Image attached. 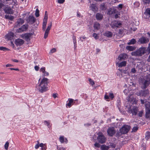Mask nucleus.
<instances>
[{"label":"nucleus","instance_id":"obj_1","mask_svg":"<svg viewBox=\"0 0 150 150\" xmlns=\"http://www.w3.org/2000/svg\"><path fill=\"white\" fill-rule=\"evenodd\" d=\"M48 79L45 78L42 79L38 85H37L36 88L39 92L43 93L48 90L47 86L49 83Z\"/></svg>","mask_w":150,"mask_h":150},{"label":"nucleus","instance_id":"obj_15","mask_svg":"<svg viewBox=\"0 0 150 150\" xmlns=\"http://www.w3.org/2000/svg\"><path fill=\"white\" fill-rule=\"evenodd\" d=\"M14 34L12 32H10L6 35L5 37V38L8 40H10L13 39L14 37Z\"/></svg>","mask_w":150,"mask_h":150},{"label":"nucleus","instance_id":"obj_39","mask_svg":"<svg viewBox=\"0 0 150 150\" xmlns=\"http://www.w3.org/2000/svg\"><path fill=\"white\" fill-rule=\"evenodd\" d=\"M35 15L37 17H39V11L38 9H36V10Z\"/></svg>","mask_w":150,"mask_h":150},{"label":"nucleus","instance_id":"obj_29","mask_svg":"<svg viewBox=\"0 0 150 150\" xmlns=\"http://www.w3.org/2000/svg\"><path fill=\"white\" fill-rule=\"evenodd\" d=\"M101 150H108L109 149V147L105 145H102L100 146Z\"/></svg>","mask_w":150,"mask_h":150},{"label":"nucleus","instance_id":"obj_45","mask_svg":"<svg viewBox=\"0 0 150 150\" xmlns=\"http://www.w3.org/2000/svg\"><path fill=\"white\" fill-rule=\"evenodd\" d=\"M112 9L110 8L108 9L107 14H112L113 13V12L112 11Z\"/></svg>","mask_w":150,"mask_h":150},{"label":"nucleus","instance_id":"obj_50","mask_svg":"<svg viewBox=\"0 0 150 150\" xmlns=\"http://www.w3.org/2000/svg\"><path fill=\"white\" fill-rule=\"evenodd\" d=\"M47 13V11H45L44 18L43 19L47 20L48 15Z\"/></svg>","mask_w":150,"mask_h":150},{"label":"nucleus","instance_id":"obj_34","mask_svg":"<svg viewBox=\"0 0 150 150\" xmlns=\"http://www.w3.org/2000/svg\"><path fill=\"white\" fill-rule=\"evenodd\" d=\"M0 50L4 51H9L10 50L5 47H0Z\"/></svg>","mask_w":150,"mask_h":150},{"label":"nucleus","instance_id":"obj_2","mask_svg":"<svg viewBox=\"0 0 150 150\" xmlns=\"http://www.w3.org/2000/svg\"><path fill=\"white\" fill-rule=\"evenodd\" d=\"M145 50L144 48H140L137 50L132 52L131 55L135 56H141L145 53Z\"/></svg>","mask_w":150,"mask_h":150},{"label":"nucleus","instance_id":"obj_44","mask_svg":"<svg viewBox=\"0 0 150 150\" xmlns=\"http://www.w3.org/2000/svg\"><path fill=\"white\" fill-rule=\"evenodd\" d=\"M49 32L46 31L45 30V32L44 34V38L45 39H46L47 38V37L48 33H49Z\"/></svg>","mask_w":150,"mask_h":150},{"label":"nucleus","instance_id":"obj_18","mask_svg":"<svg viewBox=\"0 0 150 150\" xmlns=\"http://www.w3.org/2000/svg\"><path fill=\"white\" fill-rule=\"evenodd\" d=\"M33 35L32 33H25L23 35V38L25 39L27 41H29L30 40V37Z\"/></svg>","mask_w":150,"mask_h":150},{"label":"nucleus","instance_id":"obj_24","mask_svg":"<svg viewBox=\"0 0 150 150\" xmlns=\"http://www.w3.org/2000/svg\"><path fill=\"white\" fill-rule=\"evenodd\" d=\"M149 91L147 90L141 91V96H146L149 94Z\"/></svg>","mask_w":150,"mask_h":150},{"label":"nucleus","instance_id":"obj_10","mask_svg":"<svg viewBox=\"0 0 150 150\" xmlns=\"http://www.w3.org/2000/svg\"><path fill=\"white\" fill-rule=\"evenodd\" d=\"M3 10L6 13L11 14L13 13L12 9L9 6H6Z\"/></svg>","mask_w":150,"mask_h":150},{"label":"nucleus","instance_id":"obj_11","mask_svg":"<svg viewBox=\"0 0 150 150\" xmlns=\"http://www.w3.org/2000/svg\"><path fill=\"white\" fill-rule=\"evenodd\" d=\"M138 41L141 44H145L148 43L149 41V39L146 37H142L139 39Z\"/></svg>","mask_w":150,"mask_h":150},{"label":"nucleus","instance_id":"obj_6","mask_svg":"<svg viewBox=\"0 0 150 150\" xmlns=\"http://www.w3.org/2000/svg\"><path fill=\"white\" fill-rule=\"evenodd\" d=\"M130 127L127 125H125L123 126L122 128L120 129V133L121 134H125L127 133L130 130Z\"/></svg>","mask_w":150,"mask_h":150},{"label":"nucleus","instance_id":"obj_37","mask_svg":"<svg viewBox=\"0 0 150 150\" xmlns=\"http://www.w3.org/2000/svg\"><path fill=\"white\" fill-rule=\"evenodd\" d=\"M50 121L48 120V121L45 120L43 122L44 125H47L48 128H50Z\"/></svg>","mask_w":150,"mask_h":150},{"label":"nucleus","instance_id":"obj_53","mask_svg":"<svg viewBox=\"0 0 150 150\" xmlns=\"http://www.w3.org/2000/svg\"><path fill=\"white\" fill-rule=\"evenodd\" d=\"M143 114V112L142 111H140L138 113V115L140 117H142V116Z\"/></svg>","mask_w":150,"mask_h":150},{"label":"nucleus","instance_id":"obj_12","mask_svg":"<svg viewBox=\"0 0 150 150\" xmlns=\"http://www.w3.org/2000/svg\"><path fill=\"white\" fill-rule=\"evenodd\" d=\"M138 109L137 108L135 107H133L132 108L129 110V112L130 113H132V115H136L137 114Z\"/></svg>","mask_w":150,"mask_h":150},{"label":"nucleus","instance_id":"obj_54","mask_svg":"<svg viewBox=\"0 0 150 150\" xmlns=\"http://www.w3.org/2000/svg\"><path fill=\"white\" fill-rule=\"evenodd\" d=\"M94 145L95 147L98 148H99L100 146V144L99 143L97 142L96 143L94 144Z\"/></svg>","mask_w":150,"mask_h":150},{"label":"nucleus","instance_id":"obj_19","mask_svg":"<svg viewBox=\"0 0 150 150\" xmlns=\"http://www.w3.org/2000/svg\"><path fill=\"white\" fill-rule=\"evenodd\" d=\"M36 19L34 17L31 16H29L28 18V21L31 24L34 23Z\"/></svg>","mask_w":150,"mask_h":150},{"label":"nucleus","instance_id":"obj_58","mask_svg":"<svg viewBox=\"0 0 150 150\" xmlns=\"http://www.w3.org/2000/svg\"><path fill=\"white\" fill-rule=\"evenodd\" d=\"M5 6V5L4 4L1 3H0V10H1L3 7H4Z\"/></svg>","mask_w":150,"mask_h":150},{"label":"nucleus","instance_id":"obj_36","mask_svg":"<svg viewBox=\"0 0 150 150\" xmlns=\"http://www.w3.org/2000/svg\"><path fill=\"white\" fill-rule=\"evenodd\" d=\"M52 26V22H50V24H48L47 28V29L46 30V31L49 32L50 30L51 27Z\"/></svg>","mask_w":150,"mask_h":150},{"label":"nucleus","instance_id":"obj_28","mask_svg":"<svg viewBox=\"0 0 150 150\" xmlns=\"http://www.w3.org/2000/svg\"><path fill=\"white\" fill-rule=\"evenodd\" d=\"M91 7V10L94 11H96L98 10V8L96 6V5L94 4H92Z\"/></svg>","mask_w":150,"mask_h":150},{"label":"nucleus","instance_id":"obj_57","mask_svg":"<svg viewBox=\"0 0 150 150\" xmlns=\"http://www.w3.org/2000/svg\"><path fill=\"white\" fill-rule=\"evenodd\" d=\"M65 1V0H58L57 1V2L59 4H63Z\"/></svg>","mask_w":150,"mask_h":150},{"label":"nucleus","instance_id":"obj_26","mask_svg":"<svg viewBox=\"0 0 150 150\" xmlns=\"http://www.w3.org/2000/svg\"><path fill=\"white\" fill-rule=\"evenodd\" d=\"M100 8L101 10H105L107 8V7L104 3H102L100 5Z\"/></svg>","mask_w":150,"mask_h":150},{"label":"nucleus","instance_id":"obj_16","mask_svg":"<svg viewBox=\"0 0 150 150\" xmlns=\"http://www.w3.org/2000/svg\"><path fill=\"white\" fill-rule=\"evenodd\" d=\"M127 58V56L125 53L121 54H120L118 57V59L119 60H125Z\"/></svg>","mask_w":150,"mask_h":150},{"label":"nucleus","instance_id":"obj_3","mask_svg":"<svg viewBox=\"0 0 150 150\" xmlns=\"http://www.w3.org/2000/svg\"><path fill=\"white\" fill-rule=\"evenodd\" d=\"M139 83L141 85L142 88L144 89L150 85V83L146 79H141L139 81Z\"/></svg>","mask_w":150,"mask_h":150},{"label":"nucleus","instance_id":"obj_7","mask_svg":"<svg viewBox=\"0 0 150 150\" xmlns=\"http://www.w3.org/2000/svg\"><path fill=\"white\" fill-rule=\"evenodd\" d=\"M110 25L112 28H114L115 27H121L122 24L120 21H114L112 22Z\"/></svg>","mask_w":150,"mask_h":150},{"label":"nucleus","instance_id":"obj_40","mask_svg":"<svg viewBox=\"0 0 150 150\" xmlns=\"http://www.w3.org/2000/svg\"><path fill=\"white\" fill-rule=\"evenodd\" d=\"M138 129V127L137 126L134 127L132 129V132H136Z\"/></svg>","mask_w":150,"mask_h":150},{"label":"nucleus","instance_id":"obj_59","mask_svg":"<svg viewBox=\"0 0 150 150\" xmlns=\"http://www.w3.org/2000/svg\"><path fill=\"white\" fill-rule=\"evenodd\" d=\"M136 94L138 96H141V91L136 93Z\"/></svg>","mask_w":150,"mask_h":150},{"label":"nucleus","instance_id":"obj_20","mask_svg":"<svg viewBox=\"0 0 150 150\" xmlns=\"http://www.w3.org/2000/svg\"><path fill=\"white\" fill-rule=\"evenodd\" d=\"M104 35L108 38H111L112 36V33L110 31H107L104 33Z\"/></svg>","mask_w":150,"mask_h":150},{"label":"nucleus","instance_id":"obj_5","mask_svg":"<svg viewBox=\"0 0 150 150\" xmlns=\"http://www.w3.org/2000/svg\"><path fill=\"white\" fill-rule=\"evenodd\" d=\"M146 110V118H149L150 117V103L147 102L145 104Z\"/></svg>","mask_w":150,"mask_h":150},{"label":"nucleus","instance_id":"obj_42","mask_svg":"<svg viewBox=\"0 0 150 150\" xmlns=\"http://www.w3.org/2000/svg\"><path fill=\"white\" fill-rule=\"evenodd\" d=\"M145 79H146L150 83V74H149L145 76Z\"/></svg>","mask_w":150,"mask_h":150},{"label":"nucleus","instance_id":"obj_25","mask_svg":"<svg viewBox=\"0 0 150 150\" xmlns=\"http://www.w3.org/2000/svg\"><path fill=\"white\" fill-rule=\"evenodd\" d=\"M59 140L61 143H63L64 142L67 143V138L64 139V137L63 136L60 137H59Z\"/></svg>","mask_w":150,"mask_h":150},{"label":"nucleus","instance_id":"obj_31","mask_svg":"<svg viewBox=\"0 0 150 150\" xmlns=\"http://www.w3.org/2000/svg\"><path fill=\"white\" fill-rule=\"evenodd\" d=\"M136 42V40L134 38L131 39V40H129V42H128L127 44L128 45H133Z\"/></svg>","mask_w":150,"mask_h":150},{"label":"nucleus","instance_id":"obj_52","mask_svg":"<svg viewBox=\"0 0 150 150\" xmlns=\"http://www.w3.org/2000/svg\"><path fill=\"white\" fill-rule=\"evenodd\" d=\"M47 22V20L45 19H43V22L42 23V25H46Z\"/></svg>","mask_w":150,"mask_h":150},{"label":"nucleus","instance_id":"obj_55","mask_svg":"<svg viewBox=\"0 0 150 150\" xmlns=\"http://www.w3.org/2000/svg\"><path fill=\"white\" fill-rule=\"evenodd\" d=\"M123 30L122 29H119V30L118 33L119 34L122 35L123 34Z\"/></svg>","mask_w":150,"mask_h":150},{"label":"nucleus","instance_id":"obj_38","mask_svg":"<svg viewBox=\"0 0 150 150\" xmlns=\"http://www.w3.org/2000/svg\"><path fill=\"white\" fill-rule=\"evenodd\" d=\"M150 137V132H147L146 134L145 138L146 139H148Z\"/></svg>","mask_w":150,"mask_h":150},{"label":"nucleus","instance_id":"obj_51","mask_svg":"<svg viewBox=\"0 0 150 150\" xmlns=\"http://www.w3.org/2000/svg\"><path fill=\"white\" fill-rule=\"evenodd\" d=\"M143 2L145 4L150 3V0H143Z\"/></svg>","mask_w":150,"mask_h":150},{"label":"nucleus","instance_id":"obj_23","mask_svg":"<svg viewBox=\"0 0 150 150\" xmlns=\"http://www.w3.org/2000/svg\"><path fill=\"white\" fill-rule=\"evenodd\" d=\"M69 102L66 104V106H67L69 107L70 108L72 105V103L74 102V99L72 98H69Z\"/></svg>","mask_w":150,"mask_h":150},{"label":"nucleus","instance_id":"obj_4","mask_svg":"<svg viewBox=\"0 0 150 150\" xmlns=\"http://www.w3.org/2000/svg\"><path fill=\"white\" fill-rule=\"evenodd\" d=\"M97 139L98 142L101 144H103L105 142L106 138L102 133H99L98 134Z\"/></svg>","mask_w":150,"mask_h":150},{"label":"nucleus","instance_id":"obj_43","mask_svg":"<svg viewBox=\"0 0 150 150\" xmlns=\"http://www.w3.org/2000/svg\"><path fill=\"white\" fill-rule=\"evenodd\" d=\"M89 81L90 82V84L92 86H93L95 84L94 82L91 79H89Z\"/></svg>","mask_w":150,"mask_h":150},{"label":"nucleus","instance_id":"obj_46","mask_svg":"<svg viewBox=\"0 0 150 150\" xmlns=\"http://www.w3.org/2000/svg\"><path fill=\"white\" fill-rule=\"evenodd\" d=\"M9 145V143L8 142H6L4 145L5 149L7 150L8 149V147Z\"/></svg>","mask_w":150,"mask_h":150},{"label":"nucleus","instance_id":"obj_56","mask_svg":"<svg viewBox=\"0 0 150 150\" xmlns=\"http://www.w3.org/2000/svg\"><path fill=\"white\" fill-rule=\"evenodd\" d=\"M40 71H42V72L43 73H44L45 72V67H43L41 68L40 70Z\"/></svg>","mask_w":150,"mask_h":150},{"label":"nucleus","instance_id":"obj_30","mask_svg":"<svg viewBox=\"0 0 150 150\" xmlns=\"http://www.w3.org/2000/svg\"><path fill=\"white\" fill-rule=\"evenodd\" d=\"M94 27L95 29L97 30L100 28V25L98 23H96L94 24Z\"/></svg>","mask_w":150,"mask_h":150},{"label":"nucleus","instance_id":"obj_27","mask_svg":"<svg viewBox=\"0 0 150 150\" xmlns=\"http://www.w3.org/2000/svg\"><path fill=\"white\" fill-rule=\"evenodd\" d=\"M127 62L126 61H123L121 62L118 63V67H124L126 65Z\"/></svg>","mask_w":150,"mask_h":150},{"label":"nucleus","instance_id":"obj_8","mask_svg":"<svg viewBox=\"0 0 150 150\" xmlns=\"http://www.w3.org/2000/svg\"><path fill=\"white\" fill-rule=\"evenodd\" d=\"M108 135L111 137H112L115 134V131L114 127H109L107 131Z\"/></svg>","mask_w":150,"mask_h":150},{"label":"nucleus","instance_id":"obj_49","mask_svg":"<svg viewBox=\"0 0 150 150\" xmlns=\"http://www.w3.org/2000/svg\"><path fill=\"white\" fill-rule=\"evenodd\" d=\"M93 36L96 39H97L98 38V36L97 34L96 33H94L93 34Z\"/></svg>","mask_w":150,"mask_h":150},{"label":"nucleus","instance_id":"obj_21","mask_svg":"<svg viewBox=\"0 0 150 150\" xmlns=\"http://www.w3.org/2000/svg\"><path fill=\"white\" fill-rule=\"evenodd\" d=\"M24 22V21L23 19H21V18H20L18 19L17 21V26H19L20 25H22L23 23Z\"/></svg>","mask_w":150,"mask_h":150},{"label":"nucleus","instance_id":"obj_48","mask_svg":"<svg viewBox=\"0 0 150 150\" xmlns=\"http://www.w3.org/2000/svg\"><path fill=\"white\" fill-rule=\"evenodd\" d=\"M123 92L125 95H127L129 92V91L128 89H125L123 91Z\"/></svg>","mask_w":150,"mask_h":150},{"label":"nucleus","instance_id":"obj_60","mask_svg":"<svg viewBox=\"0 0 150 150\" xmlns=\"http://www.w3.org/2000/svg\"><path fill=\"white\" fill-rule=\"evenodd\" d=\"M131 72L134 73H135L136 72V70L135 68H132L131 69Z\"/></svg>","mask_w":150,"mask_h":150},{"label":"nucleus","instance_id":"obj_64","mask_svg":"<svg viewBox=\"0 0 150 150\" xmlns=\"http://www.w3.org/2000/svg\"><path fill=\"white\" fill-rule=\"evenodd\" d=\"M39 68L38 66H36L35 67V69L37 71L38 70Z\"/></svg>","mask_w":150,"mask_h":150},{"label":"nucleus","instance_id":"obj_14","mask_svg":"<svg viewBox=\"0 0 150 150\" xmlns=\"http://www.w3.org/2000/svg\"><path fill=\"white\" fill-rule=\"evenodd\" d=\"M15 44L17 46H21L24 43V41L21 39H17L15 40Z\"/></svg>","mask_w":150,"mask_h":150},{"label":"nucleus","instance_id":"obj_17","mask_svg":"<svg viewBox=\"0 0 150 150\" xmlns=\"http://www.w3.org/2000/svg\"><path fill=\"white\" fill-rule=\"evenodd\" d=\"M144 14L145 15V18H150V8H147L146 9Z\"/></svg>","mask_w":150,"mask_h":150},{"label":"nucleus","instance_id":"obj_22","mask_svg":"<svg viewBox=\"0 0 150 150\" xmlns=\"http://www.w3.org/2000/svg\"><path fill=\"white\" fill-rule=\"evenodd\" d=\"M96 18L97 20H100L102 19L103 18V15L99 13H97L96 14Z\"/></svg>","mask_w":150,"mask_h":150},{"label":"nucleus","instance_id":"obj_13","mask_svg":"<svg viewBox=\"0 0 150 150\" xmlns=\"http://www.w3.org/2000/svg\"><path fill=\"white\" fill-rule=\"evenodd\" d=\"M28 25L27 24H25L23 25L21 28H19L18 30V32H21L24 31H26L28 29Z\"/></svg>","mask_w":150,"mask_h":150},{"label":"nucleus","instance_id":"obj_32","mask_svg":"<svg viewBox=\"0 0 150 150\" xmlns=\"http://www.w3.org/2000/svg\"><path fill=\"white\" fill-rule=\"evenodd\" d=\"M126 49L130 51H132L134 50V47L130 46H127L126 47Z\"/></svg>","mask_w":150,"mask_h":150},{"label":"nucleus","instance_id":"obj_35","mask_svg":"<svg viewBox=\"0 0 150 150\" xmlns=\"http://www.w3.org/2000/svg\"><path fill=\"white\" fill-rule=\"evenodd\" d=\"M5 17L6 19H8L11 20H13L14 18L13 16L11 15H6L5 16Z\"/></svg>","mask_w":150,"mask_h":150},{"label":"nucleus","instance_id":"obj_41","mask_svg":"<svg viewBox=\"0 0 150 150\" xmlns=\"http://www.w3.org/2000/svg\"><path fill=\"white\" fill-rule=\"evenodd\" d=\"M141 150H145V144L144 143H143L141 147Z\"/></svg>","mask_w":150,"mask_h":150},{"label":"nucleus","instance_id":"obj_33","mask_svg":"<svg viewBox=\"0 0 150 150\" xmlns=\"http://www.w3.org/2000/svg\"><path fill=\"white\" fill-rule=\"evenodd\" d=\"M116 145L115 144L113 143H110L109 146H108L109 147V149L110 148H115L116 147Z\"/></svg>","mask_w":150,"mask_h":150},{"label":"nucleus","instance_id":"obj_47","mask_svg":"<svg viewBox=\"0 0 150 150\" xmlns=\"http://www.w3.org/2000/svg\"><path fill=\"white\" fill-rule=\"evenodd\" d=\"M140 101H141V103L142 104H144V103H145V104L146 103L148 102H147L146 100L145 99V100H142V99H141L140 100Z\"/></svg>","mask_w":150,"mask_h":150},{"label":"nucleus","instance_id":"obj_61","mask_svg":"<svg viewBox=\"0 0 150 150\" xmlns=\"http://www.w3.org/2000/svg\"><path fill=\"white\" fill-rule=\"evenodd\" d=\"M56 51V49L55 48H53L50 50V52L51 53H53Z\"/></svg>","mask_w":150,"mask_h":150},{"label":"nucleus","instance_id":"obj_62","mask_svg":"<svg viewBox=\"0 0 150 150\" xmlns=\"http://www.w3.org/2000/svg\"><path fill=\"white\" fill-rule=\"evenodd\" d=\"M43 74H44V75H43L44 76H48L49 74L48 72H47L45 71V72L44 73H43Z\"/></svg>","mask_w":150,"mask_h":150},{"label":"nucleus","instance_id":"obj_63","mask_svg":"<svg viewBox=\"0 0 150 150\" xmlns=\"http://www.w3.org/2000/svg\"><path fill=\"white\" fill-rule=\"evenodd\" d=\"M147 51L149 52V53H150V43H149V46L147 48Z\"/></svg>","mask_w":150,"mask_h":150},{"label":"nucleus","instance_id":"obj_9","mask_svg":"<svg viewBox=\"0 0 150 150\" xmlns=\"http://www.w3.org/2000/svg\"><path fill=\"white\" fill-rule=\"evenodd\" d=\"M114 98V96L112 92L109 93L108 95H107V93H106L104 96V98L105 100L107 101H109L108 99L110 98L111 99V100Z\"/></svg>","mask_w":150,"mask_h":150}]
</instances>
